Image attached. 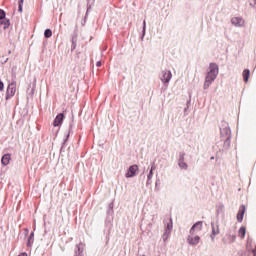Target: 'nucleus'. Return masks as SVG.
I'll use <instances>...</instances> for the list:
<instances>
[{
  "instance_id": "nucleus-8",
  "label": "nucleus",
  "mask_w": 256,
  "mask_h": 256,
  "mask_svg": "<svg viewBox=\"0 0 256 256\" xmlns=\"http://www.w3.org/2000/svg\"><path fill=\"white\" fill-rule=\"evenodd\" d=\"M178 167H180V169H182L183 171H187L189 166L185 161V154H180L178 159Z\"/></svg>"
},
{
  "instance_id": "nucleus-24",
  "label": "nucleus",
  "mask_w": 256,
  "mask_h": 256,
  "mask_svg": "<svg viewBox=\"0 0 256 256\" xmlns=\"http://www.w3.org/2000/svg\"><path fill=\"white\" fill-rule=\"evenodd\" d=\"M83 253V250L81 249V246H78V255H81Z\"/></svg>"
},
{
  "instance_id": "nucleus-2",
  "label": "nucleus",
  "mask_w": 256,
  "mask_h": 256,
  "mask_svg": "<svg viewBox=\"0 0 256 256\" xmlns=\"http://www.w3.org/2000/svg\"><path fill=\"white\" fill-rule=\"evenodd\" d=\"M217 75H219V66L216 63H211L205 77L204 89L211 87V84L217 79Z\"/></svg>"
},
{
  "instance_id": "nucleus-9",
  "label": "nucleus",
  "mask_w": 256,
  "mask_h": 256,
  "mask_svg": "<svg viewBox=\"0 0 256 256\" xmlns=\"http://www.w3.org/2000/svg\"><path fill=\"white\" fill-rule=\"evenodd\" d=\"M211 227H212V233L210 235L211 241H215V237H217V235H219L220 233L219 225H215V223H212Z\"/></svg>"
},
{
  "instance_id": "nucleus-5",
  "label": "nucleus",
  "mask_w": 256,
  "mask_h": 256,
  "mask_svg": "<svg viewBox=\"0 0 256 256\" xmlns=\"http://www.w3.org/2000/svg\"><path fill=\"white\" fill-rule=\"evenodd\" d=\"M15 93H17V83L12 82L7 87L6 99H11V97L15 96Z\"/></svg>"
},
{
  "instance_id": "nucleus-1",
  "label": "nucleus",
  "mask_w": 256,
  "mask_h": 256,
  "mask_svg": "<svg viewBox=\"0 0 256 256\" xmlns=\"http://www.w3.org/2000/svg\"><path fill=\"white\" fill-rule=\"evenodd\" d=\"M203 231V222L198 221L196 222L189 230L188 236H187V243L191 247H197L199 243H201V236H199V232Z\"/></svg>"
},
{
  "instance_id": "nucleus-10",
  "label": "nucleus",
  "mask_w": 256,
  "mask_h": 256,
  "mask_svg": "<svg viewBox=\"0 0 256 256\" xmlns=\"http://www.w3.org/2000/svg\"><path fill=\"white\" fill-rule=\"evenodd\" d=\"M64 118H65V116L63 115V113L58 114L56 116V118L54 119L53 126L59 127V125H61V123H63Z\"/></svg>"
},
{
  "instance_id": "nucleus-13",
  "label": "nucleus",
  "mask_w": 256,
  "mask_h": 256,
  "mask_svg": "<svg viewBox=\"0 0 256 256\" xmlns=\"http://www.w3.org/2000/svg\"><path fill=\"white\" fill-rule=\"evenodd\" d=\"M2 165H9V162L11 161V155L6 154L2 157Z\"/></svg>"
},
{
  "instance_id": "nucleus-12",
  "label": "nucleus",
  "mask_w": 256,
  "mask_h": 256,
  "mask_svg": "<svg viewBox=\"0 0 256 256\" xmlns=\"http://www.w3.org/2000/svg\"><path fill=\"white\" fill-rule=\"evenodd\" d=\"M237 239V236L233 234H227L226 237L224 238V243H235V240Z\"/></svg>"
},
{
  "instance_id": "nucleus-23",
  "label": "nucleus",
  "mask_w": 256,
  "mask_h": 256,
  "mask_svg": "<svg viewBox=\"0 0 256 256\" xmlns=\"http://www.w3.org/2000/svg\"><path fill=\"white\" fill-rule=\"evenodd\" d=\"M3 89H5V84L0 80V91H3Z\"/></svg>"
},
{
  "instance_id": "nucleus-7",
  "label": "nucleus",
  "mask_w": 256,
  "mask_h": 256,
  "mask_svg": "<svg viewBox=\"0 0 256 256\" xmlns=\"http://www.w3.org/2000/svg\"><path fill=\"white\" fill-rule=\"evenodd\" d=\"M231 24L234 25V27H245V20L241 17H233Z\"/></svg>"
},
{
  "instance_id": "nucleus-18",
  "label": "nucleus",
  "mask_w": 256,
  "mask_h": 256,
  "mask_svg": "<svg viewBox=\"0 0 256 256\" xmlns=\"http://www.w3.org/2000/svg\"><path fill=\"white\" fill-rule=\"evenodd\" d=\"M155 170V166H152L150 169V172L148 174V181H151L153 179V171Z\"/></svg>"
},
{
  "instance_id": "nucleus-3",
  "label": "nucleus",
  "mask_w": 256,
  "mask_h": 256,
  "mask_svg": "<svg viewBox=\"0 0 256 256\" xmlns=\"http://www.w3.org/2000/svg\"><path fill=\"white\" fill-rule=\"evenodd\" d=\"M159 79L163 85H169L171 79H173V73H171V70H162L159 74Z\"/></svg>"
},
{
  "instance_id": "nucleus-6",
  "label": "nucleus",
  "mask_w": 256,
  "mask_h": 256,
  "mask_svg": "<svg viewBox=\"0 0 256 256\" xmlns=\"http://www.w3.org/2000/svg\"><path fill=\"white\" fill-rule=\"evenodd\" d=\"M137 171H139V166L137 165L130 166L126 173L127 179H131V177H135V175H137Z\"/></svg>"
},
{
  "instance_id": "nucleus-15",
  "label": "nucleus",
  "mask_w": 256,
  "mask_h": 256,
  "mask_svg": "<svg viewBox=\"0 0 256 256\" xmlns=\"http://www.w3.org/2000/svg\"><path fill=\"white\" fill-rule=\"evenodd\" d=\"M245 233H246L245 227H241L238 231V235L239 237H241V239H245Z\"/></svg>"
},
{
  "instance_id": "nucleus-16",
  "label": "nucleus",
  "mask_w": 256,
  "mask_h": 256,
  "mask_svg": "<svg viewBox=\"0 0 256 256\" xmlns=\"http://www.w3.org/2000/svg\"><path fill=\"white\" fill-rule=\"evenodd\" d=\"M0 25H3V29H9V20H0Z\"/></svg>"
},
{
  "instance_id": "nucleus-22",
  "label": "nucleus",
  "mask_w": 256,
  "mask_h": 256,
  "mask_svg": "<svg viewBox=\"0 0 256 256\" xmlns=\"http://www.w3.org/2000/svg\"><path fill=\"white\" fill-rule=\"evenodd\" d=\"M147 27V22H145V20L143 21V37H145V30Z\"/></svg>"
},
{
  "instance_id": "nucleus-17",
  "label": "nucleus",
  "mask_w": 256,
  "mask_h": 256,
  "mask_svg": "<svg viewBox=\"0 0 256 256\" xmlns=\"http://www.w3.org/2000/svg\"><path fill=\"white\" fill-rule=\"evenodd\" d=\"M53 32L51 31V29H46L44 32V36L46 37V39H49L50 37H52Z\"/></svg>"
},
{
  "instance_id": "nucleus-11",
  "label": "nucleus",
  "mask_w": 256,
  "mask_h": 256,
  "mask_svg": "<svg viewBox=\"0 0 256 256\" xmlns=\"http://www.w3.org/2000/svg\"><path fill=\"white\" fill-rule=\"evenodd\" d=\"M245 215V205H242L237 214V221L241 223L243 221V217Z\"/></svg>"
},
{
  "instance_id": "nucleus-19",
  "label": "nucleus",
  "mask_w": 256,
  "mask_h": 256,
  "mask_svg": "<svg viewBox=\"0 0 256 256\" xmlns=\"http://www.w3.org/2000/svg\"><path fill=\"white\" fill-rule=\"evenodd\" d=\"M25 0H20L19 1V8H18V11L20 13H23V3H24Z\"/></svg>"
},
{
  "instance_id": "nucleus-25",
  "label": "nucleus",
  "mask_w": 256,
  "mask_h": 256,
  "mask_svg": "<svg viewBox=\"0 0 256 256\" xmlns=\"http://www.w3.org/2000/svg\"><path fill=\"white\" fill-rule=\"evenodd\" d=\"M96 67H101V61L96 62Z\"/></svg>"
},
{
  "instance_id": "nucleus-4",
  "label": "nucleus",
  "mask_w": 256,
  "mask_h": 256,
  "mask_svg": "<svg viewBox=\"0 0 256 256\" xmlns=\"http://www.w3.org/2000/svg\"><path fill=\"white\" fill-rule=\"evenodd\" d=\"M173 231V220H169V222L166 224L165 231L162 235V239L164 243L169 240V237H171V232Z\"/></svg>"
},
{
  "instance_id": "nucleus-20",
  "label": "nucleus",
  "mask_w": 256,
  "mask_h": 256,
  "mask_svg": "<svg viewBox=\"0 0 256 256\" xmlns=\"http://www.w3.org/2000/svg\"><path fill=\"white\" fill-rule=\"evenodd\" d=\"M4 18H5V11L0 9V21L3 20Z\"/></svg>"
},
{
  "instance_id": "nucleus-21",
  "label": "nucleus",
  "mask_w": 256,
  "mask_h": 256,
  "mask_svg": "<svg viewBox=\"0 0 256 256\" xmlns=\"http://www.w3.org/2000/svg\"><path fill=\"white\" fill-rule=\"evenodd\" d=\"M33 237H34V234L31 233V234H30V237H29V239H28V245H31V243H33Z\"/></svg>"
},
{
  "instance_id": "nucleus-26",
  "label": "nucleus",
  "mask_w": 256,
  "mask_h": 256,
  "mask_svg": "<svg viewBox=\"0 0 256 256\" xmlns=\"http://www.w3.org/2000/svg\"><path fill=\"white\" fill-rule=\"evenodd\" d=\"M18 256H27V253L23 252V253H21V254L18 255Z\"/></svg>"
},
{
  "instance_id": "nucleus-27",
  "label": "nucleus",
  "mask_w": 256,
  "mask_h": 256,
  "mask_svg": "<svg viewBox=\"0 0 256 256\" xmlns=\"http://www.w3.org/2000/svg\"><path fill=\"white\" fill-rule=\"evenodd\" d=\"M225 131H226L227 135H229V129H226Z\"/></svg>"
},
{
  "instance_id": "nucleus-14",
  "label": "nucleus",
  "mask_w": 256,
  "mask_h": 256,
  "mask_svg": "<svg viewBox=\"0 0 256 256\" xmlns=\"http://www.w3.org/2000/svg\"><path fill=\"white\" fill-rule=\"evenodd\" d=\"M250 74H251V72L249 71V69H245L243 71V79H244L245 83H247V81H249Z\"/></svg>"
}]
</instances>
